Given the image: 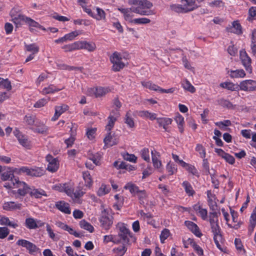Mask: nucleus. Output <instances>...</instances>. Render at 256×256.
<instances>
[{
  "mask_svg": "<svg viewBox=\"0 0 256 256\" xmlns=\"http://www.w3.org/2000/svg\"><path fill=\"white\" fill-rule=\"evenodd\" d=\"M129 4H132V10L134 13L142 16H148L150 12L145 9H150L152 6V4L148 0H130Z\"/></svg>",
  "mask_w": 256,
  "mask_h": 256,
  "instance_id": "1",
  "label": "nucleus"
},
{
  "mask_svg": "<svg viewBox=\"0 0 256 256\" xmlns=\"http://www.w3.org/2000/svg\"><path fill=\"white\" fill-rule=\"evenodd\" d=\"M118 228L119 229L118 234H110L104 236V242L105 243L112 242L114 244H118L122 242V238H124V236L126 237V234H128V232L130 230L126 228L124 224H118Z\"/></svg>",
  "mask_w": 256,
  "mask_h": 256,
  "instance_id": "2",
  "label": "nucleus"
},
{
  "mask_svg": "<svg viewBox=\"0 0 256 256\" xmlns=\"http://www.w3.org/2000/svg\"><path fill=\"white\" fill-rule=\"evenodd\" d=\"M180 3V4L170 5L171 10L177 12H186L193 10L198 6L194 0H181Z\"/></svg>",
  "mask_w": 256,
  "mask_h": 256,
  "instance_id": "3",
  "label": "nucleus"
},
{
  "mask_svg": "<svg viewBox=\"0 0 256 256\" xmlns=\"http://www.w3.org/2000/svg\"><path fill=\"white\" fill-rule=\"evenodd\" d=\"M4 186L7 188H18V193L21 196H24L29 193L31 188L24 182H20L18 178L12 180L10 182L5 183Z\"/></svg>",
  "mask_w": 256,
  "mask_h": 256,
  "instance_id": "4",
  "label": "nucleus"
},
{
  "mask_svg": "<svg viewBox=\"0 0 256 256\" xmlns=\"http://www.w3.org/2000/svg\"><path fill=\"white\" fill-rule=\"evenodd\" d=\"M132 237L131 233L129 230L126 234V237L124 236V238H122V242L120 244H122L113 249L114 252L118 256H123L126 252L128 246L130 244V238Z\"/></svg>",
  "mask_w": 256,
  "mask_h": 256,
  "instance_id": "5",
  "label": "nucleus"
},
{
  "mask_svg": "<svg viewBox=\"0 0 256 256\" xmlns=\"http://www.w3.org/2000/svg\"><path fill=\"white\" fill-rule=\"evenodd\" d=\"M109 87L99 86L90 88L88 90L87 94L90 96H94L96 98H100L105 96L111 92Z\"/></svg>",
  "mask_w": 256,
  "mask_h": 256,
  "instance_id": "6",
  "label": "nucleus"
},
{
  "mask_svg": "<svg viewBox=\"0 0 256 256\" xmlns=\"http://www.w3.org/2000/svg\"><path fill=\"white\" fill-rule=\"evenodd\" d=\"M16 244L26 248L28 252L31 254H36L40 253V250L33 243L24 239L19 240L16 242Z\"/></svg>",
  "mask_w": 256,
  "mask_h": 256,
  "instance_id": "7",
  "label": "nucleus"
},
{
  "mask_svg": "<svg viewBox=\"0 0 256 256\" xmlns=\"http://www.w3.org/2000/svg\"><path fill=\"white\" fill-rule=\"evenodd\" d=\"M110 62L113 64L112 70L115 72L120 71L122 69L125 64L122 62V58L120 53L114 52L110 57Z\"/></svg>",
  "mask_w": 256,
  "mask_h": 256,
  "instance_id": "8",
  "label": "nucleus"
},
{
  "mask_svg": "<svg viewBox=\"0 0 256 256\" xmlns=\"http://www.w3.org/2000/svg\"><path fill=\"white\" fill-rule=\"evenodd\" d=\"M100 221L101 226L106 230L110 229L113 223L112 216L104 209L102 211Z\"/></svg>",
  "mask_w": 256,
  "mask_h": 256,
  "instance_id": "9",
  "label": "nucleus"
},
{
  "mask_svg": "<svg viewBox=\"0 0 256 256\" xmlns=\"http://www.w3.org/2000/svg\"><path fill=\"white\" fill-rule=\"evenodd\" d=\"M212 231L214 234V240L217 248L221 251L223 252L224 250L222 248L220 242L222 240V236L220 233V228L218 224L210 226Z\"/></svg>",
  "mask_w": 256,
  "mask_h": 256,
  "instance_id": "10",
  "label": "nucleus"
},
{
  "mask_svg": "<svg viewBox=\"0 0 256 256\" xmlns=\"http://www.w3.org/2000/svg\"><path fill=\"white\" fill-rule=\"evenodd\" d=\"M10 14L12 21L15 24L16 28L20 26L23 22H26V16L17 12L14 9H12L10 11Z\"/></svg>",
  "mask_w": 256,
  "mask_h": 256,
  "instance_id": "11",
  "label": "nucleus"
},
{
  "mask_svg": "<svg viewBox=\"0 0 256 256\" xmlns=\"http://www.w3.org/2000/svg\"><path fill=\"white\" fill-rule=\"evenodd\" d=\"M240 59L242 61V65L245 68L246 70L251 73L252 72V68L251 66V58L248 55L245 50H242L240 52Z\"/></svg>",
  "mask_w": 256,
  "mask_h": 256,
  "instance_id": "12",
  "label": "nucleus"
},
{
  "mask_svg": "<svg viewBox=\"0 0 256 256\" xmlns=\"http://www.w3.org/2000/svg\"><path fill=\"white\" fill-rule=\"evenodd\" d=\"M14 136L16 137L19 143L24 147L29 148L30 146V141L26 136L22 134L19 130H16L14 132Z\"/></svg>",
  "mask_w": 256,
  "mask_h": 256,
  "instance_id": "13",
  "label": "nucleus"
},
{
  "mask_svg": "<svg viewBox=\"0 0 256 256\" xmlns=\"http://www.w3.org/2000/svg\"><path fill=\"white\" fill-rule=\"evenodd\" d=\"M240 89L244 91H254L256 89V82L252 80H246L240 84Z\"/></svg>",
  "mask_w": 256,
  "mask_h": 256,
  "instance_id": "14",
  "label": "nucleus"
},
{
  "mask_svg": "<svg viewBox=\"0 0 256 256\" xmlns=\"http://www.w3.org/2000/svg\"><path fill=\"white\" fill-rule=\"evenodd\" d=\"M46 160L48 162L47 170L51 172H55L58 168V162L56 158L48 154L46 157Z\"/></svg>",
  "mask_w": 256,
  "mask_h": 256,
  "instance_id": "15",
  "label": "nucleus"
},
{
  "mask_svg": "<svg viewBox=\"0 0 256 256\" xmlns=\"http://www.w3.org/2000/svg\"><path fill=\"white\" fill-rule=\"evenodd\" d=\"M120 116V114L118 112H114V111H112L108 118V122L107 125L106 126V130L108 132H110L114 126V124L117 118Z\"/></svg>",
  "mask_w": 256,
  "mask_h": 256,
  "instance_id": "16",
  "label": "nucleus"
},
{
  "mask_svg": "<svg viewBox=\"0 0 256 256\" xmlns=\"http://www.w3.org/2000/svg\"><path fill=\"white\" fill-rule=\"evenodd\" d=\"M68 106L66 104L56 106L54 108L55 112L51 120L52 121L57 120L61 114L68 110Z\"/></svg>",
  "mask_w": 256,
  "mask_h": 256,
  "instance_id": "17",
  "label": "nucleus"
},
{
  "mask_svg": "<svg viewBox=\"0 0 256 256\" xmlns=\"http://www.w3.org/2000/svg\"><path fill=\"white\" fill-rule=\"evenodd\" d=\"M186 226L196 236L200 238L202 236L198 226L192 222L186 220L184 222Z\"/></svg>",
  "mask_w": 256,
  "mask_h": 256,
  "instance_id": "18",
  "label": "nucleus"
},
{
  "mask_svg": "<svg viewBox=\"0 0 256 256\" xmlns=\"http://www.w3.org/2000/svg\"><path fill=\"white\" fill-rule=\"evenodd\" d=\"M226 30L228 32H232L237 34L242 33V26L238 21H234L231 26L226 27Z\"/></svg>",
  "mask_w": 256,
  "mask_h": 256,
  "instance_id": "19",
  "label": "nucleus"
},
{
  "mask_svg": "<svg viewBox=\"0 0 256 256\" xmlns=\"http://www.w3.org/2000/svg\"><path fill=\"white\" fill-rule=\"evenodd\" d=\"M104 142L106 146H112L118 143V139L114 136V134H112L109 132L104 138Z\"/></svg>",
  "mask_w": 256,
  "mask_h": 256,
  "instance_id": "20",
  "label": "nucleus"
},
{
  "mask_svg": "<svg viewBox=\"0 0 256 256\" xmlns=\"http://www.w3.org/2000/svg\"><path fill=\"white\" fill-rule=\"evenodd\" d=\"M120 10L122 13L124 14V19L132 22V18L134 16V12L132 10V6L130 8H119Z\"/></svg>",
  "mask_w": 256,
  "mask_h": 256,
  "instance_id": "21",
  "label": "nucleus"
},
{
  "mask_svg": "<svg viewBox=\"0 0 256 256\" xmlns=\"http://www.w3.org/2000/svg\"><path fill=\"white\" fill-rule=\"evenodd\" d=\"M56 207L62 212L66 214H70L69 204L65 202L64 201H59L56 202Z\"/></svg>",
  "mask_w": 256,
  "mask_h": 256,
  "instance_id": "22",
  "label": "nucleus"
},
{
  "mask_svg": "<svg viewBox=\"0 0 256 256\" xmlns=\"http://www.w3.org/2000/svg\"><path fill=\"white\" fill-rule=\"evenodd\" d=\"M21 208V204L16 203L14 202H6L3 204V208L6 210H20Z\"/></svg>",
  "mask_w": 256,
  "mask_h": 256,
  "instance_id": "23",
  "label": "nucleus"
},
{
  "mask_svg": "<svg viewBox=\"0 0 256 256\" xmlns=\"http://www.w3.org/2000/svg\"><path fill=\"white\" fill-rule=\"evenodd\" d=\"M151 154L154 166L156 168H160L162 166V162L159 160L160 154L156 150H152Z\"/></svg>",
  "mask_w": 256,
  "mask_h": 256,
  "instance_id": "24",
  "label": "nucleus"
},
{
  "mask_svg": "<svg viewBox=\"0 0 256 256\" xmlns=\"http://www.w3.org/2000/svg\"><path fill=\"white\" fill-rule=\"evenodd\" d=\"M182 88L191 93H194L196 92L195 88L190 84V82L187 80L184 79L181 82Z\"/></svg>",
  "mask_w": 256,
  "mask_h": 256,
  "instance_id": "25",
  "label": "nucleus"
},
{
  "mask_svg": "<svg viewBox=\"0 0 256 256\" xmlns=\"http://www.w3.org/2000/svg\"><path fill=\"white\" fill-rule=\"evenodd\" d=\"M64 87L61 88H57L56 86L53 84L50 85L47 88H44L42 90V94H53L55 92H58L62 90H63Z\"/></svg>",
  "mask_w": 256,
  "mask_h": 256,
  "instance_id": "26",
  "label": "nucleus"
},
{
  "mask_svg": "<svg viewBox=\"0 0 256 256\" xmlns=\"http://www.w3.org/2000/svg\"><path fill=\"white\" fill-rule=\"evenodd\" d=\"M174 120L178 125V128L180 133L184 132V118L179 114H177L174 118Z\"/></svg>",
  "mask_w": 256,
  "mask_h": 256,
  "instance_id": "27",
  "label": "nucleus"
},
{
  "mask_svg": "<svg viewBox=\"0 0 256 256\" xmlns=\"http://www.w3.org/2000/svg\"><path fill=\"white\" fill-rule=\"evenodd\" d=\"M138 115L143 118H148L150 120H154L156 118V115L154 113L150 112L147 110L140 111Z\"/></svg>",
  "mask_w": 256,
  "mask_h": 256,
  "instance_id": "28",
  "label": "nucleus"
},
{
  "mask_svg": "<svg viewBox=\"0 0 256 256\" xmlns=\"http://www.w3.org/2000/svg\"><path fill=\"white\" fill-rule=\"evenodd\" d=\"M124 188L128 190L130 192L134 195L136 194L138 192H139L138 186L132 182H128L124 186Z\"/></svg>",
  "mask_w": 256,
  "mask_h": 256,
  "instance_id": "29",
  "label": "nucleus"
},
{
  "mask_svg": "<svg viewBox=\"0 0 256 256\" xmlns=\"http://www.w3.org/2000/svg\"><path fill=\"white\" fill-rule=\"evenodd\" d=\"M18 178L14 176L12 172L8 171L4 172L1 174V179L4 181H8V182H11L12 180Z\"/></svg>",
  "mask_w": 256,
  "mask_h": 256,
  "instance_id": "30",
  "label": "nucleus"
},
{
  "mask_svg": "<svg viewBox=\"0 0 256 256\" xmlns=\"http://www.w3.org/2000/svg\"><path fill=\"white\" fill-rule=\"evenodd\" d=\"M182 186L184 187L185 192L189 196H192L194 194V191L192 185L187 181L182 182Z\"/></svg>",
  "mask_w": 256,
  "mask_h": 256,
  "instance_id": "31",
  "label": "nucleus"
},
{
  "mask_svg": "<svg viewBox=\"0 0 256 256\" xmlns=\"http://www.w3.org/2000/svg\"><path fill=\"white\" fill-rule=\"evenodd\" d=\"M80 226L81 228L84 229L90 232H92L94 230L93 226L84 220H82L80 221Z\"/></svg>",
  "mask_w": 256,
  "mask_h": 256,
  "instance_id": "32",
  "label": "nucleus"
},
{
  "mask_svg": "<svg viewBox=\"0 0 256 256\" xmlns=\"http://www.w3.org/2000/svg\"><path fill=\"white\" fill-rule=\"evenodd\" d=\"M110 190V188L108 186L105 184H102L100 188H98L97 194L98 196H102L108 194Z\"/></svg>",
  "mask_w": 256,
  "mask_h": 256,
  "instance_id": "33",
  "label": "nucleus"
},
{
  "mask_svg": "<svg viewBox=\"0 0 256 256\" xmlns=\"http://www.w3.org/2000/svg\"><path fill=\"white\" fill-rule=\"evenodd\" d=\"M25 22L28 24L30 26L38 28L43 30H46V29L44 28L42 26H41L38 22H36L35 20H32L30 18L26 17Z\"/></svg>",
  "mask_w": 256,
  "mask_h": 256,
  "instance_id": "34",
  "label": "nucleus"
},
{
  "mask_svg": "<svg viewBox=\"0 0 256 256\" xmlns=\"http://www.w3.org/2000/svg\"><path fill=\"white\" fill-rule=\"evenodd\" d=\"M25 222L26 226L30 229H35L38 228L36 221L33 218H26Z\"/></svg>",
  "mask_w": 256,
  "mask_h": 256,
  "instance_id": "35",
  "label": "nucleus"
},
{
  "mask_svg": "<svg viewBox=\"0 0 256 256\" xmlns=\"http://www.w3.org/2000/svg\"><path fill=\"white\" fill-rule=\"evenodd\" d=\"M30 194L31 196H34L36 198H40L42 196L46 195L45 192L42 190L33 189L31 188L30 192Z\"/></svg>",
  "mask_w": 256,
  "mask_h": 256,
  "instance_id": "36",
  "label": "nucleus"
},
{
  "mask_svg": "<svg viewBox=\"0 0 256 256\" xmlns=\"http://www.w3.org/2000/svg\"><path fill=\"white\" fill-rule=\"evenodd\" d=\"M156 119L160 126L170 125L172 121V119L168 118H156Z\"/></svg>",
  "mask_w": 256,
  "mask_h": 256,
  "instance_id": "37",
  "label": "nucleus"
},
{
  "mask_svg": "<svg viewBox=\"0 0 256 256\" xmlns=\"http://www.w3.org/2000/svg\"><path fill=\"white\" fill-rule=\"evenodd\" d=\"M230 76L231 78H244L246 74L243 70H230Z\"/></svg>",
  "mask_w": 256,
  "mask_h": 256,
  "instance_id": "38",
  "label": "nucleus"
},
{
  "mask_svg": "<svg viewBox=\"0 0 256 256\" xmlns=\"http://www.w3.org/2000/svg\"><path fill=\"white\" fill-rule=\"evenodd\" d=\"M125 123L130 128H132L134 126V120L132 117L130 112H128L126 114L125 116Z\"/></svg>",
  "mask_w": 256,
  "mask_h": 256,
  "instance_id": "39",
  "label": "nucleus"
},
{
  "mask_svg": "<svg viewBox=\"0 0 256 256\" xmlns=\"http://www.w3.org/2000/svg\"><path fill=\"white\" fill-rule=\"evenodd\" d=\"M215 124L218 126L221 130H226V127L231 124V122L229 120H224L223 122H215Z\"/></svg>",
  "mask_w": 256,
  "mask_h": 256,
  "instance_id": "40",
  "label": "nucleus"
},
{
  "mask_svg": "<svg viewBox=\"0 0 256 256\" xmlns=\"http://www.w3.org/2000/svg\"><path fill=\"white\" fill-rule=\"evenodd\" d=\"M83 178L85 182V186L86 187L90 188L92 184V180L90 174L88 172H83Z\"/></svg>",
  "mask_w": 256,
  "mask_h": 256,
  "instance_id": "41",
  "label": "nucleus"
},
{
  "mask_svg": "<svg viewBox=\"0 0 256 256\" xmlns=\"http://www.w3.org/2000/svg\"><path fill=\"white\" fill-rule=\"evenodd\" d=\"M142 84L144 86L155 91L159 92L160 88V87L154 84H152L150 82H142Z\"/></svg>",
  "mask_w": 256,
  "mask_h": 256,
  "instance_id": "42",
  "label": "nucleus"
},
{
  "mask_svg": "<svg viewBox=\"0 0 256 256\" xmlns=\"http://www.w3.org/2000/svg\"><path fill=\"white\" fill-rule=\"evenodd\" d=\"M0 86L2 88H6L8 90H10L12 89L10 82L8 78L4 79L0 78Z\"/></svg>",
  "mask_w": 256,
  "mask_h": 256,
  "instance_id": "43",
  "label": "nucleus"
},
{
  "mask_svg": "<svg viewBox=\"0 0 256 256\" xmlns=\"http://www.w3.org/2000/svg\"><path fill=\"white\" fill-rule=\"evenodd\" d=\"M36 118L35 116L32 115H26L24 118V121L29 126L34 125Z\"/></svg>",
  "mask_w": 256,
  "mask_h": 256,
  "instance_id": "44",
  "label": "nucleus"
},
{
  "mask_svg": "<svg viewBox=\"0 0 256 256\" xmlns=\"http://www.w3.org/2000/svg\"><path fill=\"white\" fill-rule=\"evenodd\" d=\"M25 46L26 50L32 52L33 54H36L39 51V47L36 44H26Z\"/></svg>",
  "mask_w": 256,
  "mask_h": 256,
  "instance_id": "45",
  "label": "nucleus"
},
{
  "mask_svg": "<svg viewBox=\"0 0 256 256\" xmlns=\"http://www.w3.org/2000/svg\"><path fill=\"white\" fill-rule=\"evenodd\" d=\"M44 170L40 168H32V176H41L44 174Z\"/></svg>",
  "mask_w": 256,
  "mask_h": 256,
  "instance_id": "46",
  "label": "nucleus"
},
{
  "mask_svg": "<svg viewBox=\"0 0 256 256\" xmlns=\"http://www.w3.org/2000/svg\"><path fill=\"white\" fill-rule=\"evenodd\" d=\"M96 14H94V18L97 20H100L105 18V12L102 9L99 8H96Z\"/></svg>",
  "mask_w": 256,
  "mask_h": 256,
  "instance_id": "47",
  "label": "nucleus"
},
{
  "mask_svg": "<svg viewBox=\"0 0 256 256\" xmlns=\"http://www.w3.org/2000/svg\"><path fill=\"white\" fill-rule=\"evenodd\" d=\"M82 34V31L75 30L69 34H66L65 36L66 39L68 40L71 41L73 40L76 36Z\"/></svg>",
  "mask_w": 256,
  "mask_h": 256,
  "instance_id": "48",
  "label": "nucleus"
},
{
  "mask_svg": "<svg viewBox=\"0 0 256 256\" xmlns=\"http://www.w3.org/2000/svg\"><path fill=\"white\" fill-rule=\"evenodd\" d=\"M46 230L48 232V234L50 238H52L53 240H58V238H56V235L54 233L50 226L48 224H46Z\"/></svg>",
  "mask_w": 256,
  "mask_h": 256,
  "instance_id": "49",
  "label": "nucleus"
},
{
  "mask_svg": "<svg viewBox=\"0 0 256 256\" xmlns=\"http://www.w3.org/2000/svg\"><path fill=\"white\" fill-rule=\"evenodd\" d=\"M102 156L100 153H96L92 155L90 158V160L92 161L94 164L96 165L100 164V160Z\"/></svg>",
  "mask_w": 256,
  "mask_h": 256,
  "instance_id": "50",
  "label": "nucleus"
},
{
  "mask_svg": "<svg viewBox=\"0 0 256 256\" xmlns=\"http://www.w3.org/2000/svg\"><path fill=\"white\" fill-rule=\"evenodd\" d=\"M220 86L223 88H225L230 90H235L237 88L236 86L233 83L230 82L222 83L220 84Z\"/></svg>",
  "mask_w": 256,
  "mask_h": 256,
  "instance_id": "51",
  "label": "nucleus"
},
{
  "mask_svg": "<svg viewBox=\"0 0 256 256\" xmlns=\"http://www.w3.org/2000/svg\"><path fill=\"white\" fill-rule=\"evenodd\" d=\"M96 48V46L94 43L90 42H88L84 41L83 49L88 50L89 52H92Z\"/></svg>",
  "mask_w": 256,
  "mask_h": 256,
  "instance_id": "52",
  "label": "nucleus"
},
{
  "mask_svg": "<svg viewBox=\"0 0 256 256\" xmlns=\"http://www.w3.org/2000/svg\"><path fill=\"white\" fill-rule=\"evenodd\" d=\"M166 169L169 173V175L173 174L177 170L176 166L174 164H170V162L167 164Z\"/></svg>",
  "mask_w": 256,
  "mask_h": 256,
  "instance_id": "53",
  "label": "nucleus"
},
{
  "mask_svg": "<svg viewBox=\"0 0 256 256\" xmlns=\"http://www.w3.org/2000/svg\"><path fill=\"white\" fill-rule=\"evenodd\" d=\"M150 22V20L146 18H136L132 20V23H134L135 24H146Z\"/></svg>",
  "mask_w": 256,
  "mask_h": 256,
  "instance_id": "54",
  "label": "nucleus"
},
{
  "mask_svg": "<svg viewBox=\"0 0 256 256\" xmlns=\"http://www.w3.org/2000/svg\"><path fill=\"white\" fill-rule=\"evenodd\" d=\"M256 225V216L253 215L252 218L250 219V224L248 227V234L250 235L254 231V228Z\"/></svg>",
  "mask_w": 256,
  "mask_h": 256,
  "instance_id": "55",
  "label": "nucleus"
},
{
  "mask_svg": "<svg viewBox=\"0 0 256 256\" xmlns=\"http://www.w3.org/2000/svg\"><path fill=\"white\" fill-rule=\"evenodd\" d=\"M112 106L115 108L114 112H118L119 109L121 108L122 104L118 97L115 98L112 102Z\"/></svg>",
  "mask_w": 256,
  "mask_h": 256,
  "instance_id": "56",
  "label": "nucleus"
},
{
  "mask_svg": "<svg viewBox=\"0 0 256 256\" xmlns=\"http://www.w3.org/2000/svg\"><path fill=\"white\" fill-rule=\"evenodd\" d=\"M50 98H42L37 101L34 106L36 108H40L44 106L48 102Z\"/></svg>",
  "mask_w": 256,
  "mask_h": 256,
  "instance_id": "57",
  "label": "nucleus"
},
{
  "mask_svg": "<svg viewBox=\"0 0 256 256\" xmlns=\"http://www.w3.org/2000/svg\"><path fill=\"white\" fill-rule=\"evenodd\" d=\"M140 154L142 158L146 161L149 162L150 161V158L149 155V150L148 148H144L142 150Z\"/></svg>",
  "mask_w": 256,
  "mask_h": 256,
  "instance_id": "58",
  "label": "nucleus"
},
{
  "mask_svg": "<svg viewBox=\"0 0 256 256\" xmlns=\"http://www.w3.org/2000/svg\"><path fill=\"white\" fill-rule=\"evenodd\" d=\"M186 170L192 175L199 177V173L196 168L192 165L188 164L186 168Z\"/></svg>",
  "mask_w": 256,
  "mask_h": 256,
  "instance_id": "59",
  "label": "nucleus"
},
{
  "mask_svg": "<svg viewBox=\"0 0 256 256\" xmlns=\"http://www.w3.org/2000/svg\"><path fill=\"white\" fill-rule=\"evenodd\" d=\"M218 102L220 105L224 107L230 108L232 106V104L230 102L223 98L218 100Z\"/></svg>",
  "mask_w": 256,
  "mask_h": 256,
  "instance_id": "60",
  "label": "nucleus"
},
{
  "mask_svg": "<svg viewBox=\"0 0 256 256\" xmlns=\"http://www.w3.org/2000/svg\"><path fill=\"white\" fill-rule=\"evenodd\" d=\"M48 128L44 124H42L39 128H33L32 130L34 132L40 134H44L48 131Z\"/></svg>",
  "mask_w": 256,
  "mask_h": 256,
  "instance_id": "61",
  "label": "nucleus"
},
{
  "mask_svg": "<svg viewBox=\"0 0 256 256\" xmlns=\"http://www.w3.org/2000/svg\"><path fill=\"white\" fill-rule=\"evenodd\" d=\"M18 173H26V175L32 176V168L28 166H22L18 169Z\"/></svg>",
  "mask_w": 256,
  "mask_h": 256,
  "instance_id": "62",
  "label": "nucleus"
},
{
  "mask_svg": "<svg viewBox=\"0 0 256 256\" xmlns=\"http://www.w3.org/2000/svg\"><path fill=\"white\" fill-rule=\"evenodd\" d=\"M170 230L168 229H164L161 232L160 236V238L162 243L164 242V241L169 236Z\"/></svg>",
  "mask_w": 256,
  "mask_h": 256,
  "instance_id": "63",
  "label": "nucleus"
},
{
  "mask_svg": "<svg viewBox=\"0 0 256 256\" xmlns=\"http://www.w3.org/2000/svg\"><path fill=\"white\" fill-rule=\"evenodd\" d=\"M196 150L199 152L200 157L204 158L206 156V151L204 146L200 144H198L196 148Z\"/></svg>",
  "mask_w": 256,
  "mask_h": 256,
  "instance_id": "64",
  "label": "nucleus"
}]
</instances>
